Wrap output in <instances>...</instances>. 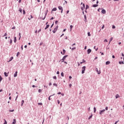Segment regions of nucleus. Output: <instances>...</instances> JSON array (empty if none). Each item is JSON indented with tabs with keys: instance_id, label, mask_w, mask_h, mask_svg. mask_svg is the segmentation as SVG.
Listing matches in <instances>:
<instances>
[{
	"instance_id": "1",
	"label": "nucleus",
	"mask_w": 124,
	"mask_h": 124,
	"mask_svg": "<svg viewBox=\"0 0 124 124\" xmlns=\"http://www.w3.org/2000/svg\"><path fill=\"white\" fill-rule=\"evenodd\" d=\"M59 28V26H57L54 29V30L52 31V32H53V33H55L56 31H58V29Z\"/></svg>"
},
{
	"instance_id": "2",
	"label": "nucleus",
	"mask_w": 124,
	"mask_h": 124,
	"mask_svg": "<svg viewBox=\"0 0 124 124\" xmlns=\"http://www.w3.org/2000/svg\"><path fill=\"white\" fill-rule=\"evenodd\" d=\"M86 70V66H83L82 68V74H84V73H85V71Z\"/></svg>"
},
{
	"instance_id": "3",
	"label": "nucleus",
	"mask_w": 124,
	"mask_h": 124,
	"mask_svg": "<svg viewBox=\"0 0 124 124\" xmlns=\"http://www.w3.org/2000/svg\"><path fill=\"white\" fill-rule=\"evenodd\" d=\"M104 112H105V109L100 110L99 112L100 115H102V114Z\"/></svg>"
},
{
	"instance_id": "4",
	"label": "nucleus",
	"mask_w": 124,
	"mask_h": 124,
	"mask_svg": "<svg viewBox=\"0 0 124 124\" xmlns=\"http://www.w3.org/2000/svg\"><path fill=\"white\" fill-rule=\"evenodd\" d=\"M101 12L103 13V14H105L106 13V11L105 9H103Z\"/></svg>"
},
{
	"instance_id": "5",
	"label": "nucleus",
	"mask_w": 124,
	"mask_h": 124,
	"mask_svg": "<svg viewBox=\"0 0 124 124\" xmlns=\"http://www.w3.org/2000/svg\"><path fill=\"white\" fill-rule=\"evenodd\" d=\"M65 52H66L65 50L63 49V52L61 51V53L62 55H64V54H65Z\"/></svg>"
},
{
	"instance_id": "6",
	"label": "nucleus",
	"mask_w": 124,
	"mask_h": 124,
	"mask_svg": "<svg viewBox=\"0 0 124 124\" xmlns=\"http://www.w3.org/2000/svg\"><path fill=\"white\" fill-rule=\"evenodd\" d=\"M83 7H81V10H84L85 9V4H83Z\"/></svg>"
},
{
	"instance_id": "7",
	"label": "nucleus",
	"mask_w": 124,
	"mask_h": 124,
	"mask_svg": "<svg viewBox=\"0 0 124 124\" xmlns=\"http://www.w3.org/2000/svg\"><path fill=\"white\" fill-rule=\"evenodd\" d=\"M91 52H92V49H88L87 50V53H88V54H90V53H91Z\"/></svg>"
},
{
	"instance_id": "8",
	"label": "nucleus",
	"mask_w": 124,
	"mask_h": 124,
	"mask_svg": "<svg viewBox=\"0 0 124 124\" xmlns=\"http://www.w3.org/2000/svg\"><path fill=\"white\" fill-rule=\"evenodd\" d=\"M58 8H59V10H63L62 7L61 6H59L58 7Z\"/></svg>"
},
{
	"instance_id": "9",
	"label": "nucleus",
	"mask_w": 124,
	"mask_h": 124,
	"mask_svg": "<svg viewBox=\"0 0 124 124\" xmlns=\"http://www.w3.org/2000/svg\"><path fill=\"white\" fill-rule=\"evenodd\" d=\"M96 71H97L98 74H100V71H98V69L97 68L96 69Z\"/></svg>"
},
{
	"instance_id": "10",
	"label": "nucleus",
	"mask_w": 124,
	"mask_h": 124,
	"mask_svg": "<svg viewBox=\"0 0 124 124\" xmlns=\"http://www.w3.org/2000/svg\"><path fill=\"white\" fill-rule=\"evenodd\" d=\"M17 73H18V72L16 71L14 74V77H17Z\"/></svg>"
},
{
	"instance_id": "11",
	"label": "nucleus",
	"mask_w": 124,
	"mask_h": 124,
	"mask_svg": "<svg viewBox=\"0 0 124 124\" xmlns=\"http://www.w3.org/2000/svg\"><path fill=\"white\" fill-rule=\"evenodd\" d=\"M119 97H120V95L117 94L116 95H115V98H119Z\"/></svg>"
},
{
	"instance_id": "12",
	"label": "nucleus",
	"mask_w": 124,
	"mask_h": 124,
	"mask_svg": "<svg viewBox=\"0 0 124 124\" xmlns=\"http://www.w3.org/2000/svg\"><path fill=\"white\" fill-rule=\"evenodd\" d=\"M67 55H66L65 56H64L62 58V61H64V60H65L66 58H67Z\"/></svg>"
},
{
	"instance_id": "13",
	"label": "nucleus",
	"mask_w": 124,
	"mask_h": 124,
	"mask_svg": "<svg viewBox=\"0 0 124 124\" xmlns=\"http://www.w3.org/2000/svg\"><path fill=\"white\" fill-rule=\"evenodd\" d=\"M4 74L6 77H7V76H8V74L6 72H4Z\"/></svg>"
},
{
	"instance_id": "14",
	"label": "nucleus",
	"mask_w": 124,
	"mask_h": 124,
	"mask_svg": "<svg viewBox=\"0 0 124 124\" xmlns=\"http://www.w3.org/2000/svg\"><path fill=\"white\" fill-rule=\"evenodd\" d=\"M53 95H55V94L50 95V96L48 97V100H51V96H53Z\"/></svg>"
},
{
	"instance_id": "15",
	"label": "nucleus",
	"mask_w": 124,
	"mask_h": 124,
	"mask_svg": "<svg viewBox=\"0 0 124 124\" xmlns=\"http://www.w3.org/2000/svg\"><path fill=\"white\" fill-rule=\"evenodd\" d=\"M49 27H50V25H47L46 27L45 28V30H47V29H48V28H49Z\"/></svg>"
},
{
	"instance_id": "16",
	"label": "nucleus",
	"mask_w": 124,
	"mask_h": 124,
	"mask_svg": "<svg viewBox=\"0 0 124 124\" xmlns=\"http://www.w3.org/2000/svg\"><path fill=\"white\" fill-rule=\"evenodd\" d=\"M13 60V57H12L10 58L9 61H8V62H11L12 60Z\"/></svg>"
},
{
	"instance_id": "17",
	"label": "nucleus",
	"mask_w": 124,
	"mask_h": 124,
	"mask_svg": "<svg viewBox=\"0 0 124 124\" xmlns=\"http://www.w3.org/2000/svg\"><path fill=\"white\" fill-rule=\"evenodd\" d=\"M97 6H98V4H94L93 6V7H97Z\"/></svg>"
},
{
	"instance_id": "18",
	"label": "nucleus",
	"mask_w": 124,
	"mask_h": 124,
	"mask_svg": "<svg viewBox=\"0 0 124 124\" xmlns=\"http://www.w3.org/2000/svg\"><path fill=\"white\" fill-rule=\"evenodd\" d=\"M52 11H57V8H54L52 10Z\"/></svg>"
},
{
	"instance_id": "19",
	"label": "nucleus",
	"mask_w": 124,
	"mask_h": 124,
	"mask_svg": "<svg viewBox=\"0 0 124 124\" xmlns=\"http://www.w3.org/2000/svg\"><path fill=\"white\" fill-rule=\"evenodd\" d=\"M17 41V39H16V37H15V38H14V42L15 43H16V42Z\"/></svg>"
},
{
	"instance_id": "20",
	"label": "nucleus",
	"mask_w": 124,
	"mask_h": 124,
	"mask_svg": "<svg viewBox=\"0 0 124 124\" xmlns=\"http://www.w3.org/2000/svg\"><path fill=\"white\" fill-rule=\"evenodd\" d=\"M21 106H23V104L24 103H25V101H24V100H23L22 101H21Z\"/></svg>"
},
{
	"instance_id": "21",
	"label": "nucleus",
	"mask_w": 124,
	"mask_h": 124,
	"mask_svg": "<svg viewBox=\"0 0 124 124\" xmlns=\"http://www.w3.org/2000/svg\"><path fill=\"white\" fill-rule=\"evenodd\" d=\"M112 40H113V37L110 38V39L109 40V44H110V43H111V41H112Z\"/></svg>"
},
{
	"instance_id": "22",
	"label": "nucleus",
	"mask_w": 124,
	"mask_h": 124,
	"mask_svg": "<svg viewBox=\"0 0 124 124\" xmlns=\"http://www.w3.org/2000/svg\"><path fill=\"white\" fill-rule=\"evenodd\" d=\"M16 124V120L14 119V122H13V124Z\"/></svg>"
},
{
	"instance_id": "23",
	"label": "nucleus",
	"mask_w": 124,
	"mask_h": 124,
	"mask_svg": "<svg viewBox=\"0 0 124 124\" xmlns=\"http://www.w3.org/2000/svg\"><path fill=\"white\" fill-rule=\"evenodd\" d=\"M93 110H94V113H95L96 112V108H95V107H94L93 108Z\"/></svg>"
},
{
	"instance_id": "24",
	"label": "nucleus",
	"mask_w": 124,
	"mask_h": 124,
	"mask_svg": "<svg viewBox=\"0 0 124 124\" xmlns=\"http://www.w3.org/2000/svg\"><path fill=\"white\" fill-rule=\"evenodd\" d=\"M61 76H62V77H64V75L63 74V72H62V73H61Z\"/></svg>"
},
{
	"instance_id": "25",
	"label": "nucleus",
	"mask_w": 124,
	"mask_h": 124,
	"mask_svg": "<svg viewBox=\"0 0 124 124\" xmlns=\"http://www.w3.org/2000/svg\"><path fill=\"white\" fill-rule=\"evenodd\" d=\"M89 5H86V9H89Z\"/></svg>"
},
{
	"instance_id": "26",
	"label": "nucleus",
	"mask_w": 124,
	"mask_h": 124,
	"mask_svg": "<svg viewBox=\"0 0 124 124\" xmlns=\"http://www.w3.org/2000/svg\"><path fill=\"white\" fill-rule=\"evenodd\" d=\"M53 86H55V87H58V84H57L56 83H54Z\"/></svg>"
},
{
	"instance_id": "27",
	"label": "nucleus",
	"mask_w": 124,
	"mask_h": 124,
	"mask_svg": "<svg viewBox=\"0 0 124 124\" xmlns=\"http://www.w3.org/2000/svg\"><path fill=\"white\" fill-rule=\"evenodd\" d=\"M42 90H41V89H39V90H38V92H39V93H42Z\"/></svg>"
},
{
	"instance_id": "28",
	"label": "nucleus",
	"mask_w": 124,
	"mask_h": 124,
	"mask_svg": "<svg viewBox=\"0 0 124 124\" xmlns=\"http://www.w3.org/2000/svg\"><path fill=\"white\" fill-rule=\"evenodd\" d=\"M92 118H93V115H92L91 116H90L89 117V120H90V119H92Z\"/></svg>"
},
{
	"instance_id": "29",
	"label": "nucleus",
	"mask_w": 124,
	"mask_h": 124,
	"mask_svg": "<svg viewBox=\"0 0 124 124\" xmlns=\"http://www.w3.org/2000/svg\"><path fill=\"white\" fill-rule=\"evenodd\" d=\"M4 121H5V122L3 124H7V122H6V120H5V119H4Z\"/></svg>"
},
{
	"instance_id": "30",
	"label": "nucleus",
	"mask_w": 124,
	"mask_h": 124,
	"mask_svg": "<svg viewBox=\"0 0 124 124\" xmlns=\"http://www.w3.org/2000/svg\"><path fill=\"white\" fill-rule=\"evenodd\" d=\"M38 104V105H41V106H42L43 105V104H42V103H39Z\"/></svg>"
},
{
	"instance_id": "31",
	"label": "nucleus",
	"mask_w": 124,
	"mask_h": 124,
	"mask_svg": "<svg viewBox=\"0 0 124 124\" xmlns=\"http://www.w3.org/2000/svg\"><path fill=\"white\" fill-rule=\"evenodd\" d=\"M53 79H55V80H57V77L56 76H54L53 77Z\"/></svg>"
},
{
	"instance_id": "32",
	"label": "nucleus",
	"mask_w": 124,
	"mask_h": 124,
	"mask_svg": "<svg viewBox=\"0 0 124 124\" xmlns=\"http://www.w3.org/2000/svg\"><path fill=\"white\" fill-rule=\"evenodd\" d=\"M70 28L71 31V30H72V28H73V26L71 25V26H70Z\"/></svg>"
},
{
	"instance_id": "33",
	"label": "nucleus",
	"mask_w": 124,
	"mask_h": 124,
	"mask_svg": "<svg viewBox=\"0 0 124 124\" xmlns=\"http://www.w3.org/2000/svg\"><path fill=\"white\" fill-rule=\"evenodd\" d=\"M19 39H21V33H19Z\"/></svg>"
},
{
	"instance_id": "34",
	"label": "nucleus",
	"mask_w": 124,
	"mask_h": 124,
	"mask_svg": "<svg viewBox=\"0 0 124 124\" xmlns=\"http://www.w3.org/2000/svg\"><path fill=\"white\" fill-rule=\"evenodd\" d=\"M76 49V47H73L72 48V50L73 51L74 50H75Z\"/></svg>"
},
{
	"instance_id": "35",
	"label": "nucleus",
	"mask_w": 124,
	"mask_h": 124,
	"mask_svg": "<svg viewBox=\"0 0 124 124\" xmlns=\"http://www.w3.org/2000/svg\"><path fill=\"white\" fill-rule=\"evenodd\" d=\"M23 12L24 15L26 14V11H25V10H23Z\"/></svg>"
},
{
	"instance_id": "36",
	"label": "nucleus",
	"mask_w": 124,
	"mask_h": 124,
	"mask_svg": "<svg viewBox=\"0 0 124 124\" xmlns=\"http://www.w3.org/2000/svg\"><path fill=\"white\" fill-rule=\"evenodd\" d=\"M88 36H91V33H90V32L88 33Z\"/></svg>"
},
{
	"instance_id": "37",
	"label": "nucleus",
	"mask_w": 124,
	"mask_h": 124,
	"mask_svg": "<svg viewBox=\"0 0 124 124\" xmlns=\"http://www.w3.org/2000/svg\"><path fill=\"white\" fill-rule=\"evenodd\" d=\"M112 29H116V26H115V25H113Z\"/></svg>"
},
{
	"instance_id": "38",
	"label": "nucleus",
	"mask_w": 124,
	"mask_h": 124,
	"mask_svg": "<svg viewBox=\"0 0 124 124\" xmlns=\"http://www.w3.org/2000/svg\"><path fill=\"white\" fill-rule=\"evenodd\" d=\"M19 11L20 12V13H22V11H23V10L22 9H19Z\"/></svg>"
},
{
	"instance_id": "39",
	"label": "nucleus",
	"mask_w": 124,
	"mask_h": 124,
	"mask_svg": "<svg viewBox=\"0 0 124 124\" xmlns=\"http://www.w3.org/2000/svg\"><path fill=\"white\" fill-rule=\"evenodd\" d=\"M4 36H7V33H5V34L4 35L3 37Z\"/></svg>"
},
{
	"instance_id": "40",
	"label": "nucleus",
	"mask_w": 124,
	"mask_h": 124,
	"mask_svg": "<svg viewBox=\"0 0 124 124\" xmlns=\"http://www.w3.org/2000/svg\"><path fill=\"white\" fill-rule=\"evenodd\" d=\"M104 27H105V25H103V26L102 27V30H103V29H104Z\"/></svg>"
},
{
	"instance_id": "41",
	"label": "nucleus",
	"mask_w": 124,
	"mask_h": 124,
	"mask_svg": "<svg viewBox=\"0 0 124 124\" xmlns=\"http://www.w3.org/2000/svg\"><path fill=\"white\" fill-rule=\"evenodd\" d=\"M104 42H108V41L107 40V39H105L104 40Z\"/></svg>"
},
{
	"instance_id": "42",
	"label": "nucleus",
	"mask_w": 124,
	"mask_h": 124,
	"mask_svg": "<svg viewBox=\"0 0 124 124\" xmlns=\"http://www.w3.org/2000/svg\"><path fill=\"white\" fill-rule=\"evenodd\" d=\"M19 55H20V52H18L17 54V57H18V56H19Z\"/></svg>"
},
{
	"instance_id": "43",
	"label": "nucleus",
	"mask_w": 124,
	"mask_h": 124,
	"mask_svg": "<svg viewBox=\"0 0 124 124\" xmlns=\"http://www.w3.org/2000/svg\"><path fill=\"white\" fill-rule=\"evenodd\" d=\"M70 88H71V87L72 86V84H70L69 85Z\"/></svg>"
},
{
	"instance_id": "44",
	"label": "nucleus",
	"mask_w": 124,
	"mask_h": 124,
	"mask_svg": "<svg viewBox=\"0 0 124 124\" xmlns=\"http://www.w3.org/2000/svg\"><path fill=\"white\" fill-rule=\"evenodd\" d=\"M57 102H58V104H60V100H58Z\"/></svg>"
},
{
	"instance_id": "45",
	"label": "nucleus",
	"mask_w": 124,
	"mask_h": 124,
	"mask_svg": "<svg viewBox=\"0 0 124 124\" xmlns=\"http://www.w3.org/2000/svg\"><path fill=\"white\" fill-rule=\"evenodd\" d=\"M118 123H119V121H116V122L114 123V124H118Z\"/></svg>"
},
{
	"instance_id": "46",
	"label": "nucleus",
	"mask_w": 124,
	"mask_h": 124,
	"mask_svg": "<svg viewBox=\"0 0 124 124\" xmlns=\"http://www.w3.org/2000/svg\"><path fill=\"white\" fill-rule=\"evenodd\" d=\"M66 13L67 14H68V13H69V10L67 11Z\"/></svg>"
},
{
	"instance_id": "47",
	"label": "nucleus",
	"mask_w": 124,
	"mask_h": 124,
	"mask_svg": "<svg viewBox=\"0 0 124 124\" xmlns=\"http://www.w3.org/2000/svg\"><path fill=\"white\" fill-rule=\"evenodd\" d=\"M40 31H41V29L39 30V31H38V32H40Z\"/></svg>"
},
{
	"instance_id": "48",
	"label": "nucleus",
	"mask_w": 124,
	"mask_h": 124,
	"mask_svg": "<svg viewBox=\"0 0 124 124\" xmlns=\"http://www.w3.org/2000/svg\"><path fill=\"white\" fill-rule=\"evenodd\" d=\"M109 63H110V62H106V65H107V64H109Z\"/></svg>"
},
{
	"instance_id": "49",
	"label": "nucleus",
	"mask_w": 124,
	"mask_h": 124,
	"mask_svg": "<svg viewBox=\"0 0 124 124\" xmlns=\"http://www.w3.org/2000/svg\"><path fill=\"white\" fill-rule=\"evenodd\" d=\"M50 20H54V17H52L50 18Z\"/></svg>"
},
{
	"instance_id": "50",
	"label": "nucleus",
	"mask_w": 124,
	"mask_h": 124,
	"mask_svg": "<svg viewBox=\"0 0 124 124\" xmlns=\"http://www.w3.org/2000/svg\"><path fill=\"white\" fill-rule=\"evenodd\" d=\"M12 43V39H10V44Z\"/></svg>"
},
{
	"instance_id": "51",
	"label": "nucleus",
	"mask_w": 124,
	"mask_h": 124,
	"mask_svg": "<svg viewBox=\"0 0 124 124\" xmlns=\"http://www.w3.org/2000/svg\"><path fill=\"white\" fill-rule=\"evenodd\" d=\"M53 26H54V23H53L51 26V28H53Z\"/></svg>"
},
{
	"instance_id": "52",
	"label": "nucleus",
	"mask_w": 124,
	"mask_h": 124,
	"mask_svg": "<svg viewBox=\"0 0 124 124\" xmlns=\"http://www.w3.org/2000/svg\"><path fill=\"white\" fill-rule=\"evenodd\" d=\"M49 86H52V83H49Z\"/></svg>"
},
{
	"instance_id": "53",
	"label": "nucleus",
	"mask_w": 124,
	"mask_h": 124,
	"mask_svg": "<svg viewBox=\"0 0 124 124\" xmlns=\"http://www.w3.org/2000/svg\"><path fill=\"white\" fill-rule=\"evenodd\" d=\"M58 94H62V93L59 92V93H58Z\"/></svg>"
},
{
	"instance_id": "54",
	"label": "nucleus",
	"mask_w": 124,
	"mask_h": 124,
	"mask_svg": "<svg viewBox=\"0 0 124 124\" xmlns=\"http://www.w3.org/2000/svg\"><path fill=\"white\" fill-rule=\"evenodd\" d=\"M21 1H22V0H19L18 1L19 3H21Z\"/></svg>"
},
{
	"instance_id": "55",
	"label": "nucleus",
	"mask_w": 124,
	"mask_h": 124,
	"mask_svg": "<svg viewBox=\"0 0 124 124\" xmlns=\"http://www.w3.org/2000/svg\"><path fill=\"white\" fill-rule=\"evenodd\" d=\"M106 110H108V107H106Z\"/></svg>"
},
{
	"instance_id": "56",
	"label": "nucleus",
	"mask_w": 124,
	"mask_h": 124,
	"mask_svg": "<svg viewBox=\"0 0 124 124\" xmlns=\"http://www.w3.org/2000/svg\"><path fill=\"white\" fill-rule=\"evenodd\" d=\"M12 29V30H15V29H16V28H15V27H14Z\"/></svg>"
},
{
	"instance_id": "57",
	"label": "nucleus",
	"mask_w": 124,
	"mask_h": 124,
	"mask_svg": "<svg viewBox=\"0 0 124 124\" xmlns=\"http://www.w3.org/2000/svg\"><path fill=\"white\" fill-rule=\"evenodd\" d=\"M69 79H71V78H72V77L69 76Z\"/></svg>"
},
{
	"instance_id": "58",
	"label": "nucleus",
	"mask_w": 124,
	"mask_h": 124,
	"mask_svg": "<svg viewBox=\"0 0 124 124\" xmlns=\"http://www.w3.org/2000/svg\"><path fill=\"white\" fill-rule=\"evenodd\" d=\"M32 88H35V85H32Z\"/></svg>"
},
{
	"instance_id": "59",
	"label": "nucleus",
	"mask_w": 124,
	"mask_h": 124,
	"mask_svg": "<svg viewBox=\"0 0 124 124\" xmlns=\"http://www.w3.org/2000/svg\"><path fill=\"white\" fill-rule=\"evenodd\" d=\"M57 74H60V72L57 71Z\"/></svg>"
},
{
	"instance_id": "60",
	"label": "nucleus",
	"mask_w": 124,
	"mask_h": 124,
	"mask_svg": "<svg viewBox=\"0 0 124 124\" xmlns=\"http://www.w3.org/2000/svg\"><path fill=\"white\" fill-rule=\"evenodd\" d=\"M112 58H113V59H115V56L113 55V56H112Z\"/></svg>"
},
{
	"instance_id": "61",
	"label": "nucleus",
	"mask_w": 124,
	"mask_h": 124,
	"mask_svg": "<svg viewBox=\"0 0 124 124\" xmlns=\"http://www.w3.org/2000/svg\"><path fill=\"white\" fill-rule=\"evenodd\" d=\"M86 49H87V46H85L84 47V49L86 50Z\"/></svg>"
},
{
	"instance_id": "62",
	"label": "nucleus",
	"mask_w": 124,
	"mask_h": 124,
	"mask_svg": "<svg viewBox=\"0 0 124 124\" xmlns=\"http://www.w3.org/2000/svg\"><path fill=\"white\" fill-rule=\"evenodd\" d=\"M57 23H58V21L56 20V21H55V24H57Z\"/></svg>"
},
{
	"instance_id": "63",
	"label": "nucleus",
	"mask_w": 124,
	"mask_h": 124,
	"mask_svg": "<svg viewBox=\"0 0 124 124\" xmlns=\"http://www.w3.org/2000/svg\"><path fill=\"white\" fill-rule=\"evenodd\" d=\"M35 33H37V30L35 31Z\"/></svg>"
},
{
	"instance_id": "64",
	"label": "nucleus",
	"mask_w": 124,
	"mask_h": 124,
	"mask_svg": "<svg viewBox=\"0 0 124 124\" xmlns=\"http://www.w3.org/2000/svg\"><path fill=\"white\" fill-rule=\"evenodd\" d=\"M27 45H25V46H24V48H27Z\"/></svg>"
}]
</instances>
